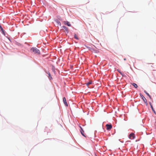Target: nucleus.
Masks as SVG:
<instances>
[{"mask_svg": "<svg viewBox=\"0 0 156 156\" xmlns=\"http://www.w3.org/2000/svg\"><path fill=\"white\" fill-rule=\"evenodd\" d=\"M31 51L34 54H39L40 51L39 50L36 48H32L31 49Z\"/></svg>", "mask_w": 156, "mask_h": 156, "instance_id": "f257e3e1", "label": "nucleus"}, {"mask_svg": "<svg viewBox=\"0 0 156 156\" xmlns=\"http://www.w3.org/2000/svg\"><path fill=\"white\" fill-rule=\"evenodd\" d=\"M140 95L142 98V99H143L144 101V102L145 104H146V105L147 106L148 105V103L147 101V100L146 98L143 96V95L141 94H140Z\"/></svg>", "mask_w": 156, "mask_h": 156, "instance_id": "f03ea898", "label": "nucleus"}, {"mask_svg": "<svg viewBox=\"0 0 156 156\" xmlns=\"http://www.w3.org/2000/svg\"><path fill=\"white\" fill-rule=\"evenodd\" d=\"M135 138V136L134 133H132L129 136V138L130 139H133Z\"/></svg>", "mask_w": 156, "mask_h": 156, "instance_id": "7ed1b4c3", "label": "nucleus"}, {"mask_svg": "<svg viewBox=\"0 0 156 156\" xmlns=\"http://www.w3.org/2000/svg\"><path fill=\"white\" fill-rule=\"evenodd\" d=\"M106 126V127L107 130H110L112 127V126L111 124H107Z\"/></svg>", "mask_w": 156, "mask_h": 156, "instance_id": "20e7f679", "label": "nucleus"}, {"mask_svg": "<svg viewBox=\"0 0 156 156\" xmlns=\"http://www.w3.org/2000/svg\"><path fill=\"white\" fill-rule=\"evenodd\" d=\"M79 127H80V132L81 134L83 136L86 137L85 136V135L83 133L84 132V131H83L82 128V127L80 126H79Z\"/></svg>", "mask_w": 156, "mask_h": 156, "instance_id": "39448f33", "label": "nucleus"}, {"mask_svg": "<svg viewBox=\"0 0 156 156\" xmlns=\"http://www.w3.org/2000/svg\"><path fill=\"white\" fill-rule=\"evenodd\" d=\"M63 101L65 105L66 106H68V105L66 102V99L65 97H64L63 98Z\"/></svg>", "mask_w": 156, "mask_h": 156, "instance_id": "423d86ee", "label": "nucleus"}, {"mask_svg": "<svg viewBox=\"0 0 156 156\" xmlns=\"http://www.w3.org/2000/svg\"><path fill=\"white\" fill-rule=\"evenodd\" d=\"M65 25H67L68 26L70 27L71 26V24L67 21H65L64 22Z\"/></svg>", "mask_w": 156, "mask_h": 156, "instance_id": "0eeeda50", "label": "nucleus"}, {"mask_svg": "<svg viewBox=\"0 0 156 156\" xmlns=\"http://www.w3.org/2000/svg\"><path fill=\"white\" fill-rule=\"evenodd\" d=\"M47 73L48 75V77L50 80L52 79V77L50 73L49 72H47Z\"/></svg>", "mask_w": 156, "mask_h": 156, "instance_id": "6e6552de", "label": "nucleus"}, {"mask_svg": "<svg viewBox=\"0 0 156 156\" xmlns=\"http://www.w3.org/2000/svg\"><path fill=\"white\" fill-rule=\"evenodd\" d=\"M149 104H150V105L151 106V109H152L153 111V112H154V113H155V114H156V112H155V111H154V109H153V107L152 106V105H151V102H149Z\"/></svg>", "mask_w": 156, "mask_h": 156, "instance_id": "1a4fd4ad", "label": "nucleus"}, {"mask_svg": "<svg viewBox=\"0 0 156 156\" xmlns=\"http://www.w3.org/2000/svg\"><path fill=\"white\" fill-rule=\"evenodd\" d=\"M55 22L58 25L60 26H61V23L58 20H55Z\"/></svg>", "mask_w": 156, "mask_h": 156, "instance_id": "9d476101", "label": "nucleus"}, {"mask_svg": "<svg viewBox=\"0 0 156 156\" xmlns=\"http://www.w3.org/2000/svg\"><path fill=\"white\" fill-rule=\"evenodd\" d=\"M62 27L65 30V31H66V32L67 33L68 32V30L66 27L63 26Z\"/></svg>", "mask_w": 156, "mask_h": 156, "instance_id": "9b49d317", "label": "nucleus"}, {"mask_svg": "<svg viewBox=\"0 0 156 156\" xmlns=\"http://www.w3.org/2000/svg\"><path fill=\"white\" fill-rule=\"evenodd\" d=\"M117 70L120 73L122 76H125V75L123 74V73H122L120 71L119 69H117Z\"/></svg>", "mask_w": 156, "mask_h": 156, "instance_id": "f8f14e48", "label": "nucleus"}, {"mask_svg": "<svg viewBox=\"0 0 156 156\" xmlns=\"http://www.w3.org/2000/svg\"><path fill=\"white\" fill-rule=\"evenodd\" d=\"M131 84L133 86H134L136 88H137L138 87L137 85L135 83H131Z\"/></svg>", "mask_w": 156, "mask_h": 156, "instance_id": "ddd939ff", "label": "nucleus"}, {"mask_svg": "<svg viewBox=\"0 0 156 156\" xmlns=\"http://www.w3.org/2000/svg\"><path fill=\"white\" fill-rule=\"evenodd\" d=\"M92 83V81H89V82L86 83V85L87 86H88L90 85Z\"/></svg>", "mask_w": 156, "mask_h": 156, "instance_id": "4468645a", "label": "nucleus"}, {"mask_svg": "<svg viewBox=\"0 0 156 156\" xmlns=\"http://www.w3.org/2000/svg\"><path fill=\"white\" fill-rule=\"evenodd\" d=\"M0 29L1 30V31H2V33H3V34H4V35H5V33L4 32V30H3V28H2V27L1 26V25H0Z\"/></svg>", "mask_w": 156, "mask_h": 156, "instance_id": "2eb2a0df", "label": "nucleus"}, {"mask_svg": "<svg viewBox=\"0 0 156 156\" xmlns=\"http://www.w3.org/2000/svg\"><path fill=\"white\" fill-rule=\"evenodd\" d=\"M74 37L77 40H78L79 39L78 37H77L76 35V34H74Z\"/></svg>", "mask_w": 156, "mask_h": 156, "instance_id": "dca6fc26", "label": "nucleus"}, {"mask_svg": "<svg viewBox=\"0 0 156 156\" xmlns=\"http://www.w3.org/2000/svg\"><path fill=\"white\" fill-rule=\"evenodd\" d=\"M144 92L147 94V95L148 96H149V94L148 93H147L145 90L144 91Z\"/></svg>", "mask_w": 156, "mask_h": 156, "instance_id": "f3484780", "label": "nucleus"}, {"mask_svg": "<svg viewBox=\"0 0 156 156\" xmlns=\"http://www.w3.org/2000/svg\"><path fill=\"white\" fill-rule=\"evenodd\" d=\"M148 97H149V98H150L151 99H152V98L151 97V96H150V95H149V96H148Z\"/></svg>", "mask_w": 156, "mask_h": 156, "instance_id": "a211bd4d", "label": "nucleus"}, {"mask_svg": "<svg viewBox=\"0 0 156 156\" xmlns=\"http://www.w3.org/2000/svg\"><path fill=\"white\" fill-rule=\"evenodd\" d=\"M90 49V50L91 51H92V50H93V49H92L91 48H90V49Z\"/></svg>", "mask_w": 156, "mask_h": 156, "instance_id": "6ab92c4d", "label": "nucleus"}, {"mask_svg": "<svg viewBox=\"0 0 156 156\" xmlns=\"http://www.w3.org/2000/svg\"><path fill=\"white\" fill-rule=\"evenodd\" d=\"M124 60H126V58H124Z\"/></svg>", "mask_w": 156, "mask_h": 156, "instance_id": "aec40b11", "label": "nucleus"}]
</instances>
